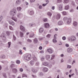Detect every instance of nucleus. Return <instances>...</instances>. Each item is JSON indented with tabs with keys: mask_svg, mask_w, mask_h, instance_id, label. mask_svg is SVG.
Masks as SVG:
<instances>
[{
	"mask_svg": "<svg viewBox=\"0 0 78 78\" xmlns=\"http://www.w3.org/2000/svg\"><path fill=\"white\" fill-rule=\"evenodd\" d=\"M17 14V11L15 9H12L10 11L9 15L11 16H14L16 15Z\"/></svg>",
	"mask_w": 78,
	"mask_h": 78,
	"instance_id": "nucleus-1",
	"label": "nucleus"
},
{
	"mask_svg": "<svg viewBox=\"0 0 78 78\" xmlns=\"http://www.w3.org/2000/svg\"><path fill=\"white\" fill-rule=\"evenodd\" d=\"M68 39L69 41H76V36H72L68 37Z\"/></svg>",
	"mask_w": 78,
	"mask_h": 78,
	"instance_id": "nucleus-2",
	"label": "nucleus"
},
{
	"mask_svg": "<svg viewBox=\"0 0 78 78\" xmlns=\"http://www.w3.org/2000/svg\"><path fill=\"white\" fill-rule=\"evenodd\" d=\"M24 59L26 61H30L31 59V55H28L24 56Z\"/></svg>",
	"mask_w": 78,
	"mask_h": 78,
	"instance_id": "nucleus-3",
	"label": "nucleus"
},
{
	"mask_svg": "<svg viewBox=\"0 0 78 78\" xmlns=\"http://www.w3.org/2000/svg\"><path fill=\"white\" fill-rule=\"evenodd\" d=\"M38 70L37 69L32 68L31 69V71L33 73H37L38 71Z\"/></svg>",
	"mask_w": 78,
	"mask_h": 78,
	"instance_id": "nucleus-4",
	"label": "nucleus"
},
{
	"mask_svg": "<svg viewBox=\"0 0 78 78\" xmlns=\"http://www.w3.org/2000/svg\"><path fill=\"white\" fill-rule=\"evenodd\" d=\"M58 9H59L60 11H62V5H59L58 7Z\"/></svg>",
	"mask_w": 78,
	"mask_h": 78,
	"instance_id": "nucleus-5",
	"label": "nucleus"
},
{
	"mask_svg": "<svg viewBox=\"0 0 78 78\" xmlns=\"http://www.w3.org/2000/svg\"><path fill=\"white\" fill-rule=\"evenodd\" d=\"M57 24L59 26L62 25H63V22L62 21H59L57 23Z\"/></svg>",
	"mask_w": 78,
	"mask_h": 78,
	"instance_id": "nucleus-6",
	"label": "nucleus"
},
{
	"mask_svg": "<svg viewBox=\"0 0 78 78\" xmlns=\"http://www.w3.org/2000/svg\"><path fill=\"white\" fill-rule=\"evenodd\" d=\"M9 22L10 25H12L13 26L15 24V23L12 21L10 20L9 21Z\"/></svg>",
	"mask_w": 78,
	"mask_h": 78,
	"instance_id": "nucleus-7",
	"label": "nucleus"
},
{
	"mask_svg": "<svg viewBox=\"0 0 78 78\" xmlns=\"http://www.w3.org/2000/svg\"><path fill=\"white\" fill-rule=\"evenodd\" d=\"M47 51L50 54L52 53H53V50H52V49H51V48L48 49L47 50Z\"/></svg>",
	"mask_w": 78,
	"mask_h": 78,
	"instance_id": "nucleus-8",
	"label": "nucleus"
},
{
	"mask_svg": "<svg viewBox=\"0 0 78 78\" xmlns=\"http://www.w3.org/2000/svg\"><path fill=\"white\" fill-rule=\"evenodd\" d=\"M21 3V1L20 0H17L15 2L16 5H20Z\"/></svg>",
	"mask_w": 78,
	"mask_h": 78,
	"instance_id": "nucleus-9",
	"label": "nucleus"
},
{
	"mask_svg": "<svg viewBox=\"0 0 78 78\" xmlns=\"http://www.w3.org/2000/svg\"><path fill=\"white\" fill-rule=\"evenodd\" d=\"M30 62L31 66H33V65L34 64V63L35 62H34V60H32L30 61Z\"/></svg>",
	"mask_w": 78,
	"mask_h": 78,
	"instance_id": "nucleus-10",
	"label": "nucleus"
},
{
	"mask_svg": "<svg viewBox=\"0 0 78 78\" xmlns=\"http://www.w3.org/2000/svg\"><path fill=\"white\" fill-rule=\"evenodd\" d=\"M20 28L21 31H25V27H23V26L22 25H20Z\"/></svg>",
	"mask_w": 78,
	"mask_h": 78,
	"instance_id": "nucleus-11",
	"label": "nucleus"
},
{
	"mask_svg": "<svg viewBox=\"0 0 78 78\" xmlns=\"http://www.w3.org/2000/svg\"><path fill=\"white\" fill-rule=\"evenodd\" d=\"M56 18L57 20L59 19L60 18H61V15L60 14H57L56 16Z\"/></svg>",
	"mask_w": 78,
	"mask_h": 78,
	"instance_id": "nucleus-12",
	"label": "nucleus"
},
{
	"mask_svg": "<svg viewBox=\"0 0 78 78\" xmlns=\"http://www.w3.org/2000/svg\"><path fill=\"white\" fill-rule=\"evenodd\" d=\"M44 26L45 28H49L50 27V25L48 23H45L44 24Z\"/></svg>",
	"mask_w": 78,
	"mask_h": 78,
	"instance_id": "nucleus-13",
	"label": "nucleus"
},
{
	"mask_svg": "<svg viewBox=\"0 0 78 78\" xmlns=\"http://www.w3.org/2000/svg\"><path fill=\"white\" fill-rule=\"evenodd\" d=\"M33 42L34 44H37V42H38L37 39V38H34L33 40Z\"/></svg>",
	"mask_w": 78,
	"mask_h": 78,
	"instance_id": "nucleus-14",
	"label": "nucleus"
},
{
	"mask_svg": "<svg viewBox=\"0 0 78 78\" xmlns=\"http://www.w3.org/2000/svg\"><path fill=\"white\" fill-rule=\"evenodd\" d=\"M48 70V69L47 68H44L43 69L44 72H47Z\"/></svg>",
	"mask_w": 78,
	"mask_h": 78,
	"instance_id": "nucleus-15",
	"label": "nucleus"
},
{
	"mask_svg": "<svg viewBox=\"0 0 78 78\" xmlns=\"http://www.w3.org/2000/svg\"><path fill=\"white\" fill-rule=\"evenodd\" d=\"M72 49L71 48H69L67 49V51L68 52V53H70V52H72Z\"/></svg>",
	"mask_w": 78,
	"mask_h": 78,
	"instance_id": "nucleus-16",
	"label": "nucleus"
},
{
	"mask_svg": "<svg viewBox=\"0 0 78 78\" xmlns=\"http://www.w3.org/2000/svg\"><path fill=\"white\" fill-rule=\"evenodd\" d=\"M12 71L13 73H16L17 72V69L16 68H13L12 69Z\"/></svg>",
	"mask_w": 78,
	"mask_h": 78,
	"instance_id": "nucleus-17",
	"label": "nucleus"
},
{
	"mask_svg": "<svg viewBox=\"0 0 78 78\" xmlns=\"http://www.w3.org/2000/svg\"><path fill=\"white\" fill-rule=\"evenodd\" d=\"M42 64L43 66H48V63L47 62H43Z\"/></svg>",
	"mask_w": 78,
	"mask_h": 78,
	"instance_id": "nucleus-18",
	"label": "nucleus"
},
{
	"mask_svg": "<svg viewBox=\"0 0 78 78\" xmlns=\"http://www.w3.org/2000/svg\"><path fill=\"white\" fill-rule=\"evenodd\" d=\"M28 12L29 13V14L31 15H33L34 14V12L33 11L29 10L28 11Z\"/></svg>",
	"mask_w": 78,
	"mask_h": 78,
	"instance_id": "nucleus-19",
	"label": "nucleus"
},
{
	"mask_svg": "<svg viewBox=\"0 0 78 78\" xmlns=\"http://www.w3.org/2000/svg\"><path fill=\"white\" fill-rule=\"evenodd\" d=\"M44 31V28L42 27L40 28L39 29V32L41 33H42Z\"/></svg>",
	"mask_w": 78,
	"mask_h": 78,
	"instance_id": "nucleus-20",
	"label": "nucleus"
},
{
	"mask_svg": "<svg viewBox=\"0 0 78 78\" xmlns=\"http://www.w3.org/2000/svg\"><path fill=\"white\" fill-rule=\"evenodd\" d=\"M47 66L49 68H51L52 67V64L51 63H49Z\"/></svg>",
	"mask_w": 78,
	"mask_h": 78,
	"instance_id": "nucleus-21",
	"label": "nucleus"
},
{
	"mask_svg": "<svg viewBox=\"0 0 78 78\" xmlns=\"http://www.w3.org/2000/svg\"><path fill=\"white\" fill-rule=\"evenodd\" d=\"M71 20H72L71 19L68 18L67 21V23H70L71 22Z\"/></svg>",
	"mask_w": 78,
	"mask_h": 78,
	"instance_id": "nucleus-22",
	"label": "nucleus"
},
{
	"mask_svg": "<svg viewBox=\"0 0 78 78\" xmlns=\"http://www.w3.org/2000/svg\"><path fill=\"white\" fill-rule=\"evenodd\" d=\"M70 8L69 5H66L65 6V9L66 10H68Z\"/></svg>",
	"mask_w": 78,
	"mask_h": 78,
	"instance_id": "nucleus-23",
	"label": "nucleus"
},
{
	"mask_svg": "<svg viewBox=\"0 0 78 78\" xmlns=\"http://www.w3.org/2000/svg\"><path fill=\"white\" fill-rule=\"evenodd\" d=\"M44 76V73L42 72H40L38 73V76Z\"/></svg>",
	"mask_w": 78,
	"mask_h": 78,
	"instance_id": "nucleus-24",
	"label": "nucleus"
},
{
	"mask_svg": "<svg viewBox=\"0 0 78 78\" xmlns=\"http://www.w3.org/2000/svg\"><path fill=\"white\" fill-rule=\"evenodd\" d=\"M12 20H14L15 22H17V18H16L12 17Z\"/></svg>",
	"mask_w": 78,
	"mask_h": 78,
	"instance_id": "nucleus-25",
	"label": "nucleus"
},
{
	"mask_svg": "<svg viewBox=\"0 0 78 78\" xmlns=\"http://www.w3.org/2000/svg\"><path fill=\"white\" fill-rule=\"evenodd\" d=\"M0 58L1 59H5V55H1L0 56Z\"/></svg>",
	"mask_w": 78,
	"mask_h": 78,
	"instance_id": "nucleus-26",
	"label": "nucleus"
},
{
	"mask_svg": "<svg viewBox=\"0 0 78 78\" xmlns=\"http://www.w3.org/2000/svg\"><path fill=\"white\" fill-rule=\"evenodd\" d=\"M20 37H23V33L22 32L20 31Z\"/></svg>",
	"mask_w": 78,
	"mask_h": 78,
	"instance_id": "nucleus-27",
	"label": "nucleus"
},
{
	"mask_svg": "<svg viewBox=\"0 0 78 78\" xmlns=\"http://www.w3.org/2000/svg\"><path fill=\"white\" fill-rule=\"evenodd\" d=\"M73 25L75 27H76L78 25V23L76 21H74L73 23Z\"/></svg>",
	"mask_w": 78,
	"mask_h": 78,
	"instance_id": "nucleus-28",
	"label": "nucleus"
},
{
	"mask_svg": "<svg viewBox=\"0 0 78 78\" xmlns=\"http://www.w3.org/2000/svg\"><path fill=\"white\" fill-rule=\"evenodd\" d=\"M34 36V34L33 33H32L30 34L29 36V37L30 38H31L32 37H33Z\"/></svg>",
	"mask_w": 78,
	"mask_h": 78,
	"instance_id": "nucleus-29",
	"label": "nucleus"
},
{
	"mask_svg": "<svg viewBox=\"0 0 78 78\" xmlns=\"http://www.w3.org/2000/svg\"><path fill=\"white\" fill-rule=\"evenodd\" d=\"M47 14L48 16H49V17H51L52 15V13L50 12H48L47 13Z\"/></svg>",
	"mask_w": 78,
	"mask_h": 78,
	"instance_id": "nucleus-30",
	"label": "nucleus"
},
{
	"mask_svg": "<svg viewBox=\"0 0 78 78\" xmlns=\"http://www.w3.org/2000/svg\"><path fill=\"white\" fill-rule=\"evenodd\" d=\"M17 17L18 18H21L22 17V14H18L17 15Z\"/></svg>",
	"mask_w": 78,
	"mask_h": 78,
	"instance_id": "nucleus-31",
	"label": "nucleus"
},
{
	"mask_svg": "<svg viewBox=\"0 0 78 78\" xmlns=\"http://www.w3.org/2000/svg\"><path fill=\"white\" fill-rule=\"evenodd\" d=\"M69 19L68 18L66 17H64L63 18V20L64 21H67V20Z\"/></svg>",
	"mask_w": 78,
	"mask_h": 78,
	"instance_id": "nucleus-32",
	"label": "nucleus"
},
{
	"mask_svg": "<svg viewBox=\"0 0 78 78\" xmlns=\"http://www.w3.org/2000/svg\"><path fill=\"white\" fill-rule=\"evenodd\" d=\"M45 57L46 59H49L50 58L49 55H46Z\"/></svg>",
	"mask_w": 78,
	"mask_h": 78,
	"instance_id": "nucleus-33",
	"label": "nucleus"
},
{
	"mask_svg": "<svg viewBox=\"0 0 78 78\" xmlns=\"http://www.w3.org/2000/svg\"><path fill=\"white\" fill-rule=\"evenodd\" d=\"M43 21L44 22H47V21H48V19L47 18H43Z\"/></svg>",
	"mask_w": 78,
	"mask_h": 78,
	"instance_id": "nucleus-34",
	"label": "nucleus"
},
{
	"mask_svg": "<svg viewBox=\"0 0 78 78\" xmlns=\"http://www.w3.org/2000/svg\"><path fill=\"white\" fill-rule=\"evenodd\" d=\"M64 3H69V0H64Z\"/></svg>",
	"mask_w": 78,
	"mask_h": 78,
	"instance_id": "nucleus-35",
	"label": "nucleus"
},
{
	"mask_svg": "<svg viewBox=\"0 0 78 78\" xmlns=\"http://www.w3.org/2000/svg\"><path fill=\"white\" fill-rule=\"evenodd\" d=\"M62 0H57V3H62Z\"/></svg>",
	"mask_w": 78,
	"mask_h": 78,
	"instance_id": "nucleus-36",
	"label": "nucleus"
},
{
	"mask_svg": "<svg viewBox=\"0 0 78 78\" xmlns=\"http://www.w3.org/2000/svg\"><path fill=\"white\" fill-rule=\"evenodd\" d=\"M17 9L18 11H21V9H22V8H21V7H17Z\"/></svg>",
	"mask_w": 78,
	"mask_h": 78,
	"instance_id": "nucleus-37",
	"label": "nucleus"
},
{
	"mask_svg": "<svg viewBox=\"0 0 78 78\" xmlns=\"http://www.w3.org/2000/svg\"><path fill=\"white\" fill-rule=\"evenodd\" d=\"M62 14L63 15H67V12L65 11H63L62 12Z\"/></svg>",
	"mask_w": 78,
	"mask_h": 78,
	"instance_id": "nucleus-38",
	"label": "nucleus"
},
{
	"mask_svg": "<svg viewBox=\"0 0 78 78\" xmlns=\"http://www.w3.org/2000/svg\"><path fill=\"white\" fill-rule=\"evenodd\" d=\"M33 60H34V62H35V61H37V58H36V57H34V58Z\"/></svg>",
	"mask_w": 78,
	"mask_h": 78,
	"instance_id": "nucleus-39",
	"label": "nucleus"
},
{
	"mask_svg": "<svg viewBox=\"0 0 78 78\" xmlns=\"http://www.w3.org/2000/svg\"><path fill=\"white\" fill-rule=\"evenodd\" d=\"M16 62L17 64H19L20 63V61L18 60L16 61Z\"/></svg>",
	"mask_w": 78,
	"mask_h": 78,
	"instance_id": "nucleus-40",
	"label": "nucleus"
},
{
	"mask_svg": "<svg viewBox=\"0 0 78 78\" xmlns=\"http://www.w3.org/2000/svg\"><path fill=\"white\" fill-rule=\"evenodd\" d=\"M3 76L4 77V78H7V76H6V73H3Z\"/></svg>",
	"mask_w": 78,
	"mask_h": 78,
	"instance_id": "nucleus-41",
	"label": "nucleus"
},
{
	"mask_svg": "<svg viewBox=\"0 0 78 78\" xmlns=\"http://www.w3.org/2000/svg\"><path fill=\"white\" fill-rule=\"evenodd\" d=\"M36 66H38L39 65V62H37L35 63Z\"/></svg>",
	"mask_w": 78,
	"mask_h": 78,
	"instance_id": "nucleus-42",
	"label": "nucleus"
},
{
	"mask_svg": "<svg viewBox=\"0 0 78 78\" xmlns=\"http://www.w3.org/2000/svg\"><path fill=\"white\" fill-rule=\"evenodd\" d=\"M53 42L54 43H55L57 42V41H56V39L55 38L53 39Z\"/></svg>",
	"mask_w": 78,
	"mask_h": 78,
	"instance_id": "nucleus-43",
	"label": "nucleus"
},
{
	"mask_svg": "<svg viewBox=\"0 0 78 78\" xmlns=\"http://www.w3.org/2000/svg\"><path fill=\"white\" fill-rule=\"evenodd\" d=\"M44 59H45V57H42L41 58V61H44Z\"/></svg>",
	"mask_w": 78,
	"mask_h": 78,
	"instance_id": "nucleus-44",
	"label": "nucleus"
},
{
	"mask_svg": "<svg viewBox=\"0 0 78 78\" xmlns=\"http://www.w3.org/2000/svg\"><path fill=\"white\" fill-rule=\"evenodd\" d=\"M13 38L14 41H15L16 40V36H15L14 35H13Z\"/></svg>",
	"mask_w": 78,
	"mask_h": 78,
	"instance_id": "nucleus-45",
	"label": "nucleus"
},
{
	"mask_svg": "<svg viewBox=\"0 0 78 78\" xmlns=\"http://www.w3.org/2000/svg\"><path fill=\"white\" fill-rule=\"evenodd\" d=\"M50 36H51V35H50V34H48L46 36V37H48V38H50Z\"/></svg>",
	"mask_w": 78,
	"mask_h": 78,
	"instance_id": "nucleus-46",
	"label": "nucleus"
},
{
	"mask_svg": "<svg viewBox=\"0 0 78 78\" xmlns=\"http://www.w3.org/2000/svg\"><path fill=\"white\" fill-rule=\"evenodd\" d=\"M54 58H55V55H51V60H52L54 59Z\"/></svg>",
	"mask_w": 78,
	"mask_h": 78,
	"instance_id": "nucleus-47",
	"label": "nucleus"
},
{
	"mask_svg": "<svg viewBox=\"0 0 78 78\" xmlns=\"http://www.w3.org/2000/svg\"><path fill=\"white\" fill-rule=\"evenodd\" d=\"M27 41L28 42H32V40H30V39H28L27 40Z\"/></svg>",
	"mask_w": 78,
	"mask_h": 78,
	"instance_id": "nucleus-48",
	"label": "nucleus"
},
{
	"mask_svg": "<svg viewBox=\"0 0 78 78\" xmlns=\"http://www.w3.org/2000/svg\"><path fill=\"white\" fill-rule=\"evenodd\" d=\"M62 39L63 40V41H65L66 39V37L65 36H63L62 37Z\"/></svg>",
	"mask_w": 78,
	"mask_h": 78,
	"instance_id": "nucleus-49",
	"label": "nucleus"
},
{
	"mask_svg": "<svg viewBox=\"0 0 78 78\" xmlns=\"http://www.w3.org/2000/svg\"><path fill=\"white\" fill-rule=\"evenodd\" d=\"M22 77H23H23H27V76L26 74H23L22 75Z\"/></svg>",
	"mask_w": 78,
	"mask_h": 78,
	"instance_id": "nucleus-50",
	"label": "nucleus"
},
{
	"mask_svg": "<svg viewBox=\"0 0 78 78\" xmlns=\"http://www.w3.org/2000/svg\"><path fill=\"white\" fill-rule=\"evenodd\" d=\"M9 28L11 30H13V28L12 26H9Z\"/></svg>",
	"mask_w": 78,
	"mask_h": 78,
	"instance_id": "nucleus-51",
	"label": "nucleus"
},
{
	"mask_svg": "<svg viewBox=\"0 0 78 78\" xmlns=\"http://www.w3.org/2000/svg\"><path fill=\"white\" fill-rule=\"evenodd\" d=\"M22 51L21 50H20L19 51V54L20 55H22Z\"/></svg>",
	"mask_w": 78,
	"mask_h": 78,
	"instance_id": "nucleus-52",
	"label": "nucleus"
},
{
	"mask_svg": "<svg viewBox=\"0 0 78 78\" xmlns=\"http://www.w3.org/2000/svg\"><path fill=\"white\" fill-rule=\"evenodd\" d=\"M57 36H58V35H57V34H55L54 37L55 39H57V38H56V37H57Z\"/></svg>",
	"mask_w": 78,
	"mask_h": 78,
	"instance_id": "nucleus-53",
	"label": "nucleus"
},
{
	"mask_svg": "<svg viewBox=\"0 0 78 78\" xmlns=\"http://www.w3.org/2000/svg\"><path fill=\"white\" fill-rule=\"evenodd\" d=\"M11 77L12 78H15L16 77V76L15 75H11Z\"/></svg>",
	"mask_w": 78,
	"mask_h": 78,
	"instance_id": "nucleus-54",
	"label": "nucleus"
},
{
	"mask_svg": "<svg viewBox=\"0 0 78 78\" xmlns=\"http://www.w3.org/2000/svg\"><path fill=\"white\" fill-rule=\"evenodd\" d=\"M36 24L34 23H32V27H35Z\"/></svg>",
	"mask_w": 78,
	"mask_h": 78,
	"instance_id": "nucleus-55",
	"label": "nucleus"
},
{
	"mask_svg": "<svg viewBox=\"0 0 78 78\" xmlns=\"http://www.w3.org/2000/svg\"><path fill=\"white\" fill-rule=\"evenodd\" d=\"M51 9L52 10H54L55 9V6H52L51 7Z\"/></svg>",
	"mask_w": 78,
	"mask_h": 78,
	"instance_id": "nucleus-56",
	"label": "nucleus"
},
{
	"mask_svg": "<svg viewBox=\"0 0 78 78\" xmlns=\"http://www.w3.org/2000/svg\"><path fill=\"white\" fill-rule=\"evenodd\" d=\"M10 33H11V32H9V31L6 32V34H10Z\"/></svg>",
	"mask_w": 78,
	"mask_h": 78,
	"instance_id": "nucleus-57",
	"label": "nucleus"
},
{
	"mask_svg": "<svg viewBox=\"0 0 78 78\" xmlns=\"http://www.w3.org/2000/svg\"><path fill=\"white\" fill-rule=\"evenodd\" d=\"M2 37H5V34H2L1 35Z\"/></svg>",
	"mask_w": 78,
	"mask_h": 78,
	"instance_id": "nucleus-58",
	"label": "nucleus"
},
{
	"mask_svg": "<svg viewBox=\"0 0 78 78\" xmlns=\"http://www.w3.org/2000/svg\"><path fill=\"white\" fill-rule=\"evenodd\" d=\"M15 33L16 35H18V34H19V32H18V31H16Z\"/></svg>",
	"mask_w": 78,
	"mask_h": 78,
	"instance_id": "nucleus-59",
	"label": "nucleus"
},
{
	"mask_svg": "<svg viewBox=\"0 0 78 78\" xmlns=\"http://www.w3.org/2000/svg\"><path fill=\"white\" fill-rule=\"evenodd\" d=\"M48 4V3H46L45 4H43L42 5H43V6H46V5H47Z\"/></svg>",
	"mask_w": 78,
	"mask_h": 78,
	"instance_id": "nucleus-60",
	"label": "nucleus"
},
{
	"mask_svg": "<svg viewBox=\"0 0 78 78\" xmlns=\"http://www.w3.org/2000/svg\"><path fill=\"white\" fill-rule=\"evenodd\" d=\"M8 44H9V47H10V46L11 45V42H9Z\"/></svg>",
	"mask_w": 78,
	"mask_h": 78,
	"instance_id": "nucleus-61",
	"label": "nucleus"
},
{
	"mask_svg": "<svg viewBox=\"0 0 78 78\" xmlns=\"http://www.w3.org/2000/svg\"><path fill=\"white\" fill-rule=\"evenodd\" d=\"M71 66L70 65H68L67 66V68H69V69H70L71 68Z\"/></svg>",
	"mask_w": 78,
	"mask_h": 78,
	"instance_id": "nucleus-62",
	"label": "nucleus"
},
{
	"mask_svg": "<svg viewBox=\"0 0 78 78\" xmlns=\"http://www.w3.org/2000/svg\"><path fill=\"white\" fill-rule=\"evenodd\" d=\"M72 5H75V2H74L72 1Z\"/></svg>",
	"mask_w": 78,
	"mask_h": 78,
	"instance_id": "nucleus-63",
	"label": "nucleus"
},
{
	"mask_svg": "<svg viewBox=\"0 0 78 78\" xmlns=\"http://www.w3.org/2000/svg\"><path fill=\"white\" fill-rule=\"evenodd\" d=\"M42 7L41 5L39 6V9H42Z\"/></svg>",
	"mask_w": 78,
	"mask_h": 78,
	"instance_id": "nucleus-64",
	"label": "nucleus"
}]
</instances>
